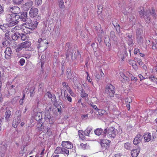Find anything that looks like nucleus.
I'll return each mask as SVG.
<instances>
[{"mask_svg":"<svg viewBox=\"0 0 157 157\" xmlns=\"http://www.w3.org/2000/svg\"><path fill=\"white\" fill-rule=\"evenodd\" d=\"M10 10L13 13L6 14V20L9 23L10 26H13L18 22L17 20L20 18V16L17 13L20 12V8L16 6L10 7Z\"/></svg>","mask_w":157,"mask_h":157,"instance_id":"1","label":"nucleus"},{"mask_svg":"<svg viewBox=\"0 0 157 157\" xmlns=\"http://www.w3.org/2000/svg\"><path fill=\"white\" fill-rule=\"evenodd\" d=\"M139 13L142 18H143L147 23H149L151 22L150 16L152 15L154 18H155L157 16L155 11L154 9H152L151 10H147L146 11L140 9L138 10Z\"/></svg>","mask_w":157,"mask_h":157,"instance_id":"2","label":"nucleus"},{"mask_svg":"<svg viewBox=\"0 0 157 157\" xmlns=\"http://www.w3.org/2000/svg\"><path fill=\"white\" fill-rule=\"evenodd\" d=\"M118 132L117 130L115 129L113 127L107 128L104 130L103 135H104V138L114 139Z\"/></svg>","mask_w":157,"mask_h":157,"instance_id":"3","label":"nucleus"},{"mask_svg":"<svg viewBox=\"0 0 157 157\" xmlns=\"http://www.w3.org/2000/svg\"><path fill=\"white\" fill-rule=\"evenodd\" d=\"M38 22L36 21H32L31 19L28 18L26 21L23 24V25L26 28H29L33 30L36 28L38 24Z\"/></svg>","mask_w":157,"mask_h":157,"instance_id":"4","label":"nucleus"},{"mask_svg":"<svg viewBox=\"0 0 157 157\" xmlns=\"http://www.w3.org/2000/svg\"><path fill=\"white\" fill-rule=\"evenodd\" d=\"M105 92L110 97H113L115 93V87L111 84L107 85L105 87Z\"/></svg>","mask_w":157,"mask_h":157,"instance_id":"5","label":"nucleus"},{"mask_svg":"<svg viewBox=\"0 0 157 157\" xmlns=\"http://www.w3.org/2000/svg\"><path fill=\"white\" fill-rule=\"evenodd\" d=\"M31 45V43L28 41H26L22 43L19 45H17V48L16 49V52H19L22 50L23 48H26L30 47Z\"/></svg>","mask_w":157,"mask_h":157,"instance_id":"6","label":"nucleus"},{"mask_svg":"<svg viewBox=\"0 0 157 157\" xmlns=\"http://www.w3.org/2000/svg\"><path fill=\"white\" fill-rule=\"evenodd\" d=\"M45 116L47 115H51V112L52 111L54 113V114L56 115L55 112L56 111V109L55 108H52V105H50L49 106H47L45 108Z\"/></svg>","mask_w":157,"mask_h":157,"instance_id":"7","label":"nucleus"},{"mask_svg":"<svg viewBox=\"0 0 157 157\" xmlns=\"http://www.w3.org/2000/svg\"><path fill=\"white\" fill-rule=\"evenodd\" d=\"M38 10L37 8L32 7L29 11V15L32 18H33L37 16L38 13Z\"/></svg>","mask_w":157,"mask_h":157,"instance_id":"8","label":"nucleus"},{"mask_svg":"<svg viewBox=\"0 0 157 157\" xmlns=\"http://www.w3.org/2000/svg\"><path fill=\"white\" fill-rule=\"evenodd\" d=\"M39 44L38 45V48H39L40 47L44 46L48 44V42L47 40L45 39L44 38H40L38 41Z\"/></svg>","mask_w":157,"mask_h":157,"instance_id":"9","label":"nucleus"},{"mask_svg":"<svg viewBox=\"0 0 157 157\" xmlns=\"http://www.w3.org/2000/svg\"><path fill=\"white\" fill-rule=\"evenodd\" d=\"M4 53L5 54V58L7 59H9L12 54V51L10 47H7Z\"/></svg>","mask_w":157,"mask_h":157,"instance_id":"10","label":"nucleus"},{"mask_svg":"<svg viewBox=\"0 0 157 157\" xmlns=\"http://www.w3.org/2000/svg\"><path fill=\"white\" fill-rule=\"evenodd\" d=\"M110 141L106 139H101V140L100 144L103 148H106L107 146L109 145Z\"/></svg>","mask_w":157,"mask_h":157,"instance_id":"11","label":"nucleus"},{"mask_svg":"<svg viewBox=\"0 0 157 157\" xmlns=\"http://www.w3.org/2000/svg\"><path fill=\"white\" fill-rule=\"evenodd\" d=\"M61 145L63 147L67 149H71L73 147L72 143L69 141H63Z\"/></svg>","mask_w":157,"mask_h":157,"instance_id":"12","label":"nucleus"},{"mask_svg":"<svg viewBox=\"0 0 157 157\" xmlns=\"http://www.w3.org/2000/svg\"><path fill=\"white\" fill-rule=\"evenodd\" d=\"M142 139L143 137L141 135L137 134L133 140V144L135 145H137L140 142Z\"/></svg>","mask_w":157,"mask_h":157,"instance_id":"13","label":"nucleus"},{"mask_svg":"<svg viewBox=\"0 0 157 157\" xmlns=\"http://www.w3.org/2000/svg\"><path fill=\"white\" fill-rule=\"evenodd\" d=\"M56 116V115L52 117L51 115H49L45 116V117L46 120H48L50 124H52L54 123Z\"/></svg>","mask_w":157,"mask_h":157,"instance_id":"14","label":"nucleus"},{"mask_svg":"<svg viewBox=\"0 0 157 157\" xmlns=\"http://www.w3.org/2000/svg\"><path fill=\"white\" fill-rule=\"evenodd\" d=\"M140 147H139L137 149L132 150L131 151V155L132 157H137L140 152Z\"/></svg>","mask_w":157,"mask_h":157,"instance_id":"15","label":"nucleus"},{"mask_svg":"<svg viewBox=\"0 0 157 157\" xmlns=\"http://www.w3.org/2000/svg\"><path fill=\"white\" fill-rule=\"evenodd\" d=\"M71 56V57L72 59H73V57L75 55V53L74 51V50L72 49H68L67 50V52L66 53V58H68L70 56Z\"/></svg>","mask_w":157,"mask_h":157,"instance_id":"16","label":"nucleus"},{"mask_svg":"<svg viewBox=\"0 0 157 157\" xmlns=\"http://www.w3.org/2000/svg\"><path fill=\"white\" fill-rule=\"evenodd\" d=\"M126 39L128 45L130 46H132L134 43L132 39V35L131 34H128V35L127 36Z\"/></svg>","mask_w":157,"mask_h":157,"instance_id":"17","label":"nucleus"},{"mask_svg":"<svg viewBox=\"0 0 157 157\" xmlns=\"http://www.w3.org/2000/svg\"><path fill=\"white\" fill-rule=\"evenodd\" d=\"M104 132V130L101 128H97L94 131V133L96 135L98 136L101 135L104 138V135H103Z\"/></svg>","mask_w":157,"mask_h":157,"instance_id":"18","label":"nucleus"},{"mask_svg":"<svg viewBox=\"0 0 157 157\" xmlns=\"http://www.w3.org/2000/svg\"><path fill=\"white\" fill-rule=\"evenodd\" d=\"M6 111L5 112V120L8 121L10 118V117L11 114V112L10 111L9 109L7 107L6 108Z\"/></svg>","mask_w":157,"mask_h":157,"instance_id":"19","label":"nucleus"},{"mask_svg":"<svg viewBox=\"0 0 157 157\" xmlns=\"http://www.w3.org/2000/svg\"><path fill=\"white\" fill-rule=\"evenodd\" d=\"M142 137L144 138L145 142H148L151 140V133H145Z\"/></svg>","mask_w":157,"mask_h":157,"instance_id":"20","label":"nucleus"},{"mask_svg":"<svg viewBox=\"0 0 157 157\" xmlns=\"http://www.w3.org/2000/svg\"><path fill=\"white\" fill-rule=\"evenodd\" d=\"M21 20L24 21L25 22L28 19L29 17H27V13L26 12H23L21 13V16H20V18Z\"/></svg>","mask_w":157,"mask_h":157,"instance_id":"21","label":"nucleus"},{"mask_svg":"<svg viewBox=\"0 0 157 157\" xmlns=\"http://www.w3.org/2000/svg\"><path fill=\"white\" fill-rule=\"evenodd\" d=\"M20 36V34L17 32L12 33L11 37L12 39L14 40H17Z\"/></svg>","mask_w":157,"mask_h":157,"instance_id":"22","label":"nucleus"},{"mask_svg":"<svg viewBox=\"0 0 157 157\" xmlns=\"http://www.w3.org/2000/svg\"><path fill=\"white\" fill-rule=\"evenodd\" d=\"M95 29L98 34V36H101V35L103 34V31L100 25L96 26Z\"/></svg>","mask_w":157,"mask_h":157,"instance_id":"23","label":"nucleus"},{"mask_svg":"<svg viewBox=\"0 0 157 157\" xmlns=\"http://www.w3.org/2000/svg\"><path fill=\"white\" fill-rule=\"evenodd\" d=\"M15 115L16 116H17V123H20L21 122V111L20 110H18L15 113Z\"/></svg>","mask_w":157,"mask_h":157,"instance_id":"24","label":"nucleus"},{"mask_svg":"<svg viewBox=\"0 0 157 157\" xmlns=\"http://www.w3.org/2000/svg\"><path fill=\"white\" fill-rule=\"evenodd\" d=\"M63 91H64V95L65 98L67 100L71 102L72 101V98L68 94H67L66 95V94L65 93V92H66V90H64V89H62L61 90V95L62 94V92Z\"/></svg>","mask_w":157,"mask_h":157,"instance_id":"25","label":"nucleus"},{"mask_svg":"<svg viewBox=\"0 0 157 157\" xmlns=\"http://www.w3.org/2000/svg\"><path fill=\"white\" fill-rule=\"evenodd\" d=\"M35 88L34 86L31 87L29 90L30 96L31 97H33L35 93Z\"/></svg>","mask_w":157,"mask_h":157,"instance_id":"26","label":"nucleus"},{"mask_svg":"<svg viewBox=\"0 0 157 157\" xmlns=\"http://www.w3.org/2000/svg\"><path fill=\"white\" fill-rule=\"evenodd\" d=\"M35 120L38 121H40L42 118V114L40 113H37L35 117Z\"/></svg>","mask_w":157,"mask_h":157,"instance_id":"27","label":"nucleus"},{"mask_svg":"<svg viewBox=\"0 0 157 157\" xmlns=\"http://www.w3.org/2000/svg\"><path fill=\"white\" fill-rule=\"evenodd\" d=\"M9 24H4L3 25H0V29L3 31H5L8 27H10Z\"/></svg>","mask_w":157,"mask_h":157,"instance_id":"28","label":"nucleus"},{"mask_svg":"<svg viewBox=\"0 0 157 157\" xmlns=\"http://www.w3.org/2000/svg\"><path fill=\"white\" fill-rule=\"evenodd\" d=\"M92 130V128L91 127H88L84 132V134L86 136H89L90 133Z\"/></svg>","mask_w":157,"mask_h":157,"instance_id":"29","label":"nucleus"},{"mask_svg":"<svg viewBox=\"0 0 157 157\" xmlns=\"http://www.w3.org/2000/svg\"><path fill=\"white\" fill-rule=\"evenodd\" d=\"M62 149H63L62 147H58L56 148V150H55L54 153L56 154H62Z\"/></svg>","mask_w":157,"mask_h":157,"instance_id":"30","label":"nucleus"},{"mask_svg":"<svg viewBox=\"0 0 157 157\" xmlns=\"http://www.w3.org/2000/svg\"><path fill=\"white\" fill-rule=\"evenodd\" d=\"M33 2L32 1H30L26 3L24 5V6L25 7L26 10L28 9L32 6Z\"/></svg>","mask_w":157,"mask_h":157,"instance_id":"31","label":"nucleus"},{"mask_svg":"<svg viewBox=\"0 0 157 157\" xmlns=\"http://www.w3.org/2000/svg\"><path fill=\"white\" fill-rule=\"evenodd\" d=\"M81 96L82 98H86L88 97V95L86 93L85 90L83 89H82L81 90Z\"/></svg>","mask_w":157,"mask_h":157,"instance_id":"32","label":"nucleus"},{"mask_svg":"<svg viewBox=\"0 0 157 157\" xmlns=\"http://www.w3.org/2000/svg\"><path fill=\"white\" fill-rule=\"evenodd\" d=\"M67 76V78L71 79L72 77V74L71 72V70L69 68H67L66 70Z\"/></svg>","mask_w":157,"mask_h":157,"instance_id":"33","label":"nucleus"},{"mask_svg":"<svg viewBox=\"0 0 157 157\" xmlns=\"http://www.w3.org/2000/svg\"><path fill=\"white\" fill-rule=\"evenodd\" d=\"M128 75L132 81H134L136 82L138 80L137 77H134L131 73H128Z\"/></svg>","mask_w":157,"mask_h":157,"instance_id":"34","label":"nucleus"},{"mask_svg":"<svg viewBox=\"0 0 157 157\" xmlns=\"http://www.w3.org/2000/svg\"><path fill=\"white\" fill-rule=\"evenodd\" d=\"M137 40L138 43H140L143 40V35H137Z\"/></svg>","mask_w":157,"mask_h":157,"instance_id":"35","label":"nucleus"},{"mask_svg":"<svg viewBox=\"0 0 157 157\" xmlns=\"http://www.w3.org/2000/svg\"><path fill=\"white\" fill-rule=\"evenodd\" d=\"M1 145V147L2 150L3 151H6L7 148V144L5 143H2Z\"/></svg>","mask_w":157,"mask_h":157,"instance_id":"36","label":"nucleus"},{"mask_svg":"<svg viewBox=\"0 0 157 157\" xmlns=\"http://www.w3.org/2000/svg\"><path fill=\"white\" fill-rule=\"evenodd\" d=\"M124 148L127 150H130L131 148V145L130 143L127 142L124 144Z\"/></svg>","mask_w":157,"mask_h":157,"instance_id":"37","label":"nucleus"},{"mask_svg":"<svg viewBox=\"0 0 157 157\" xmlns=\"http://www.w3.org/2000/svg\"><path fill=\"white\" fill-rule=\"evenodd\" d=\"M124 53L121 56V60L122 61H124L125 59V57L127 56L128 54L126 50V48L125 49V50H124Z\"/></svg>","mask_w":157,"mask_h":157,"instance_id":"38","label":"nucleus"},{"mask_svg":"<svg viewBox=\"0 0 157 157\" xmlns=\"http://www.w3.org/2000/svg\"><path fill=\"white\" fill-rule=\"evenodd\" d=\"M59 7L61 9H63L65 7V6L64 4V2L63 0H60L59 2Z\"/></svg>","mask_w":157,"mask_h":157,"instance_id":"39","label":"nucleus"},{"mask_svg":"<svg viewBox=\"0 0 157 157\" xmlns=\"http://www.w3.org/2000/svg\"><path fill=\"white\" fill-rule=\"evenodd\" d=\"M80 145L81 147L84 149H87L89 146V145L87 144L81 143Z\"/></svg>","mask_w":157,"mask_h":157,"instance_id":"40","label":"nucleus"},{"mask_svg":"<svg viewBox=\"0 0 157 157\" xmlns=\"http://www.w3.org/2000/svg\"><path fill=\"white\" fill-rule=\"evenodd\" d=\"M63 149H62V154H66L67 155H68L69 153V151L68 150L66 149L65 147H62Z\"/></svg>","mask_w":157,"mask_h":157,"instance_id":"41","label":"nucleus"},{"mask_svg":"<svg viewBox=\"0 0 157 157\" xmlns=\"http://www.w3.org/2000/svg\"><path fill=\"white\" fill-rule=\"evenodd\" d=\"M20 36L21 37V39L22 40H26L27 36L24 33H22L20 34Z\"/></svg>","mask_w":157,"mask_h":157,"instance_id":"42","label":"nucleus"},{"mask_svg":"<svg viewBox=\"0 0 157 157\" xmlns=\"http://www.w3.org/2000/svg\"><path fill=\"white\" fill-rule=\"evenodd\" d=\"M143 33V30L140 29H138L136 31V35H142Z\"/></svg>","mask_w":157,"mask_h":157,"instance_id":"43","label":"nucleus"},{"mask_svg":"<svg viewBox=\"0 0 157 157\" xmlns=\"http://www.w3.org/2000/svg\"><path fill=\"white\" fill-rule=\"evenodd\" d=\"M13 1L14 3L18 5L21 3L23 0H13Z\"/></svg>","mask_w":157,"mask_h":157,"instance_id":"44","label":"nucleus"},{"mask_svg":"<svg viewBox=\"0 0 157 157\" xmlns=\"http://www.w3.org/2000/svg\"><path fill=\"white\" fill-rule=\"evenodd\" d=\"M149 78L151 80L154 82H156L157 81V78H155V76L153 75H151L150 76Z\"/></svg>","mask_w":157,"mask_h":157,"instance_id":"45","label":"nucleus"},{"mask_svg":"<svg viewBox=\"0 0 157 157\" xmlns=\"http://www.w3.org/2000/svg\"><path fill=\"white\" fill-rule=\"evenodd\" d=\"M39 123L37 124V127L38 128V130L40 131H42L43 130L42 129V124L40 123V121H39Z\"/></svg>","mask_w":157,"mask_h":157,"instance_id":"46","label":"nucleus"},{"mask_svg":"<svg viewBox=\"0 0 157 157\" xmlns=\"http://www.w3.org/2000/svg\"><path fill=\"white\" fill-rule=\"evenodd\" d=\"M90 105L95 110L98 111V112H100V110L98 109L96 105L93 104H90Z\"/></svg>","mask_w":157,"mask_h":157,"instance_id":"47","label":"nucleus"},{"mask_svg":"<svg viewBox=\"0 0 157 157\" xmlns=\"http://www.w3.org/2000/svg\"><path fill=\"white\" fill-rule=\"evenodd\" d=\"M82 119L83 120H86L88 118V114H86V115H82L81 116Z\"/></svg>","mask_w":157,"mask_h":157,"instance_id":"48","label":"nucleus"},{"mask_svg":"<svg viewBox=\"0 0 157 157\" xmlns=\"http://www.w3.org/2000/svg\"><path fill=\"white\" fill-rule=\"evenodd\" d=\"M98 15H99L102 12V7L101 6H98Z\"/></svg>","mask_w":157,"mask_h":157,"instance_id":"49","label":"nucleus"},{"mask_svg":"<svg viewBox=\"0 0 157 157\" xmlns=\"http://www.w3.org/2000/svg\"><path fill=\"white\" fill-rule=\"evenodd\" d=\"M25 61L24 59L21 58L20 59V61H19V63H20V64L21 66H23L24 65V63H25Z\"/></svg>","mask_w":157,"mask_h":157,"instance_id":"50","label":"nucleus"},{"mask_svg":"<svg viewBox=\"0 0 157 157\" xmlns=\"http://www.w3.org/2000/svg\"><path fill=\"white\" fill-rule=\"evenodd\" d=\"M137 62L140 65H142L144 64L143 62L139 58H137L136 59Z\"/></svg>","mask_w":157,"mask_h":157,"instance_id":"51","label":"nucleus"},{"mask_svg":"<svg viewBox=\"0 0 157 157\" xmlns=\"http://www.w3.org/2000/svg\"><path fill=\"white\" fill-rule=\"evenodd\" d=\"M132 67L135 70H136L138 69V67L137 64L135 62L132 65Z\"/></svg>","mask_w":157,"mask_h":157,"instance_id":"52","label":"nucleus"},{"mask_svg":"<svg viewBox=\"0 0 157 157\" xmlns=\"http://www.w3.org/2000/svg\"><path fill=\"white\" fill-rule=\"evenodd\" d=\"M19 27L17 26H16L14 27L13 28L11 29V32L15 33L14 30H18L19 29Z\"/></svg>","mask_w":157,"mask_h":157,"instance_id":"53","label":"nucleus"},{"mask_svg":"<svg viewBox=\"0 0 157 157\" xmlns=\"http://www.w3.org/2000/svg\"><path fill=\"white\" fill-rule=\"evenodd\" d=\"M106 45L109 48H110L111 47V44L110 43V42L109 40L108 42H107V40H106L105 42ZM110 50V48L109 49V51Z\"/></svg>","mask_w":157,"mask_h":157,"instance_id":"54","label":"nucleus"},{"mask_svg":"<svg viewBox=\"0 0 157 157\" xmlns=\"http://www.w3.org/2000/svg\"><path fill=\"white\" fill-rule=\"evenodd\" d=\"M87 74L86 77L87 79L88 80L89 82H90L92 84H93V82H92V79H91L90 77L89 76L88 73L87 72Z\"/></svg>","mask_w":157,"mask_h":157,"instance_id":"55","label":"nucleus"},{"mask_svg":"<svg viewBox=\"0 0 157 157\" xmlns=\"http://www.w3.org/2000/svg\"><path fill=\"white\" fill-rule=\"evenodd\" d=\"M47 134H48L49 136L52 134V131L50 130V128L48 127L47 128Z\"/></svg>","mask_w":157,"mask_h":157,"instance_id":"56","label":"nucleus"},{"mask_svg":"<svg viewBox=\"0 0 157 157\" xmlns=\"http://www.w3.org/2000/svg\"><path fill=\"white\" fill-rule=\"evenodd\" d=\"M68 92L73 97H75V94H74L71 89H69L68 90Z\"/></svg>","mask_w":157,"mask_h":157,"instance_id":"57","label":"nucleus"},{"mask_svg":"<svg viewBox=\"0 0 157 157\" xmlns=\"http://www.w3.org/2000/svg\"><path fill=\"white\" fill-rule=\"evenodd\" d=\"M17 98H14L12 99L11 102L13 104H15L17 102Z\"/></svg>","mask_w":157,"mask_h":157,"instance_id":"58","label":"nucleus"},{"mask_svg":"<svg viewBox=\"0 0 157 157\" xmlns=\"http://www.w3.org/2000/svg\"><path fill=\"white\" fill-rule=\"evenodd\" d=\"M56 108L57 109V111L59 112V114L60 115L62 113V109L61 106H59V107H56Z\"/></svg>","mask_w":157,"mask_h":157,"instance_id":"59","label":"nucleus"},{"mask_svg":"<svg viewBox=\"0 0 157 157\" xmlns=\"http://www.w3.org/2000/svg\"><path fill=\"white\" fill-rule=\"evenodd\" d=\"M46 95L49 98H52V95L50 92L48 91L46 93Z\"/></svg>","mask_w":157,"mask_h":157,"instance_id":"60","label":"nucleus"},{"mask_svg":"<svg viewBox=\"0 0 157 157\" xmlns=\"http://www.w3.org/2000/svg\"><path fill=\"white\" fill-rule=\"evenodd\" d=\"M42 2V0H36V3L38 6L41 4Z\"/></svg>","mask_w":157,"mask_h":157,"instance_id":"61","label":"nucleus"},{"mask_svg":"<svg viewBox=\"0 0 157 157\" xmlns=\"http://www.w3.org/2000/svg\"><path fill=\"white\" fill-rule=\"evenodd\" d=\"M121 77L124 78V80H127L128 78L123 73H121Z\"/></svg>","mask_w":157,"mask_h":157,"instance_id":"62","label":"nucleus"},{"mask_svg":"<svg viewBox=\"0 0 157 157\" xmlns=\"http://www.w3.org/2000/svg\"><path fill=\"white\" fill-rule=\"evenodd\" d=\"M95 78L96 80L98 81L101 78L99 74H97L96 75Z\"/></svg>","mask_w":157,"mask_h":157,"instance_id":"63","label":"nucleus"},{"mask_svg":"<svg viewBox=\"0 0 157 157\" xmlns=\"http://www.w3.org/2000/svg\"><path fill=\"white\" fill-rule=\"evenodd\" d=\"M138 76L139 78H140V81L145 79V78L141 74L139 75Z\"/></svg>","mask_w":157,"mask_h":157,"instance_id":"64","label":"nucleus"}]
</instances>
